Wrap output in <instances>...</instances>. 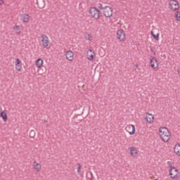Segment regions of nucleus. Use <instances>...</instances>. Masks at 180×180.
Instances as JSON below:
<instances>
[{
  "instance_id": "1",
  "label": "nucleus",
  "mask_w": 180,
  "mask_h": 180,
  "mask_svg": "<svg viewBox=\"0 0 180 180\" xmlns=\"http://www.w3.org/2000/svg\"><path fill=\"white\" fill-rule=\"evenodd\" d=\"M158 134L163 143H168L171 139V132L169 131V129L165 127L159 128Z\"/></svg>"
},
{
  "instance_id": "2",
  "label": "nucleus",
  "mask_w": 180,
  "mask_h": 180,
  "mask_svg": "<svg viewBox=\"0 0 180 180\" xmlns=\"http://www.w3.org/2000/svg\"><path fill=\"white\" fill-rule=\"evenodd\" d=\"M168 165L169 166V175L170 177L172 179H178L179 178V171H178V169H176V168H175L174 167H172V165H171V162H167Z\"/></svg>"
},
{
  "instance_id": "3",
  "label": "nucleus",
  "mask_w": 180,
  "mask_h": 180,
  "mask_svg": "<svg viewBox=\"0 0 180 180\" xmlns=\"http://www.w3.org/2000/svg\"><path fill=\"white\" fill-rule=\"evenodd\" d=\"M89 13L93 19L95 20H98L101 18V11L98 9L96 7H91Z\"/></svg>"
},
{
  "instance_id": "4",
  "label": "nucleus",
  "mask_w": 180,
  "mask_h": 180,
  "mask_svg": "<svg viewBox=\"0 0 180 180\" xmlns=\"http://www.w3.org/2000/svg\"><path fill=\"white\" fill-rule=\"evenodd\" d=\"M150 65L153 71H158L160 70V62L154 56H151L150 58Z\"/></svg>"
},
{
  "instance_id": "5",
  "label": "nucleus",
  "mask_w": 180,
  "mask_h": 180,
  "mask_svg": "<svg viewBox=\"0 0 180 180\" xmlns=\"http://www.w3.org/2000/svg\"><path fill=\"white\" fill-rule=\"evenodd\" d=\"M103 12V15L105 18H112V16L113 15V8H112V7L109 6L104 7Z\"/></svg>"
},
{
  "instance_id": "6",
  "label": "nucleus",
  "mask_w": 180,
  "mask_h": 180,
  "mask_svg": "<svg viewBox=\"0 0 180 180\" xmlns=\"http://www.w3.org/2000/svg\"><path fill=\"white\" fill-rule=\"evenodd\" d=\"M169 9L171 11H178L179 9V3L176 0L169 1Z\"/></svg>"
},
{
  "instance_id": "7",
  "label": "nucleus",
  "mask_w": 180,
  "mask_h": 180,
  "mask_svg": "<svg viewBox=\"0 0 180 180\" xmlns=\"http://www.w3.org/2000/svg\"><path fill=\"white\" fill-rule=\"evenodd\" d=\"M41 45L43 46V47L44 49H47V47H49V46L50 44V41L49 39V37H47V35H46V34H42L41 36Z\"/></svg>"
},
{
  "instance_id": "8",
  "label": "nucleus",
  "mask_w": 180,
  "mask_h": 180,
  "mask_svg": "<svg viewBox=\"0 0 180 180\" xmlns=\"http://www.w3.org/2000/svg\"><path fill=\"white\" fill-rule=\"evenodd\" d=\"M117 37L120 41H124L126 40V34L123 30H119L117 32Z\"/></svg>"
},
{
  "instance_id": "9",
  "label": "nucleus",
  "mask_w": 180,
  "mask_h": 180,
  "mask_svg": "<svg viewBox=\"0 0 180 180\" xmlns=\"http://www.w3.org/2000/svg\"><path fill=\"white\" fill-rule=\"evenodd\" d=\"M126 131L130 134V136H133V134H136V127L133 124H129L125 127Z\"/></svg>"
},
{
  "instance_id": "10",
  "label": "nucleus",
  "mask_w": 180,
  "mask_h": 180,
  "mask_svg": "<svg viewBox=\"0 0 180 180\" xmlns=\"http://www.w3.org/2000/svg\"><path fill=\"white\" fill-rule=\"evenodd\" d=\"M32 168L35 172H40L41 171V164L36 160L32 163Z\"/></svg>"
},
{
  "instance_id": "11",
  "label": "nucleus",
  "mask_w": 180,
  "mask_h": 180,
  "mask_svg": "<svg viewBox=\"0 0 180 180\" xmlns=\"http://www.w3.org/2000/svg\"><path fill=\"white\" fill-rule=\"evenodd\" d=\"M129 150L130 153V155L134 158H137L139 155V150L136 147H130L129 148Z\"/></svg>"
},
{
  "instance_id": "12",
  "label": "nucleus",
  "mask_w": 180,
  "mask_h": 180,
  "mask_svg": "<svg viewBox=\"0 0 180 180\" xmlns=\"http://www.w3.org/2000/svg\"><path fill=\"white\" fill-rule=\"evenodd\" d=\"M86 56L89 61H93L94 58H95V51L92 49H89L86 52Z\"/></svg>"
},
{
  "instance_id": "13",
  "label": "nucleus",
  "mask_w": 180,
  "mask_h": 180,
  "mask_svg": "<svg viewBox=\"0 0 180 180\" xmlns=\"http://www.w3.org/2000/svg\"><path fill=\"white\" fill-rule=\"evenodd\" d=\"M65 58L68 61H73L74 60V52L72 51H68L65 53Z\"/></svg>"
},
{
  "instance_id": "14",
  "label": "nucleus",
  "mask_w": 180,
  "mask_h": 180,
  "mask_svg": "<svg viewBox=\"0 0 180 180\" xmlns=\"http://www.w3.org/2000/svg\"><path fill=\"white\" fill-rule=\"evenodd\" d=\"M145 119H146V123H149L150 124H151L154 122V115H153V114L147 112L146 117Z\"/></svg>"
},
{
  "instance_id": "15",
  "label": "nucleus",
  "mask_w": 180,
  "mask_h": 180,
  "mask_svg": "<svg viewBox=\"0 0 180 180\" xmlns=\"http://www.w3.org/2000/svg\"><path fill=\"white\" fill-rule=\"evenodd\" d=\"M15 70L19 72L22 71V61L19 58L15 59Z\"/></svg>"
},
{
  "instance_id": "16",
  "label": "nucleus",
  "mask_w": 180,
  "mask_h": 180,
  "mask_svg": "<svg viewBox=\"0 0 180 180\" xmlns=\"http://www.w3.org/2000/svg\"><path fill=\"white\" fill-rule=\"evenodd\" d=\"M30 21V15L27 13L22 14V22L24 23H29Z\"/></svg>"
},
{
  "instance_id": "17",
  "label": "nucleus",
  "mask_w": 180,
  "mask_h": 180,
  "mask_svg": "<svg viewBox=\"0 0 180 180\" xmlns=\"http://www.w3.org/2000/svg\"><path fill=\"white\" fill-rule=\"evenodd\" d=\"M44 61L43 59L41 58H38L37 60V61L35 62V65L37 68H41V67H43V64H44Z\"/></svg>"
},
{
  "instance_id": "18",
  "label": "nucleus",
  "mask_w": 180,
  "mask_h": 180,
  "mask_svg": "<svg viewBox=\"0 0 180 180\" xmlns=\"http://www.w3.org/2000/svg\"><path fill=\"white\" fill-rule=\"evenodd\" d=\"M174 153L176 155H179V157H180V144L179 143H176L175 145L174 148Z\"/></svg>"
},
{
  "instance_id": "19",
  "label": "nucleus",
  "mask_w": 180,
  "mask_h": 180,
  "mask_svg": "<svg viewBox=\"0 0 180 180\" xmlns=\"http://www.w3.org/2000/svg\"><path fill=\"white\" fill-rule=\"evenodd\" d=\"M13 30H14V32H15L16 34H20V33H22V30L20 29V26H19V25L13 26Z\"/></svg>"
},
{
  "instance_id": "20",
  "label": "nucleus",
  "mask_w": 180,
  "mask_h": 180,
  "mask_svg": "<svg viewBox=\"0 0 180 180\" xmlns=\"http://www.w3.org/2000/svg\"><path fill=\"white\" fill-rule=\"evenodd\" d=\"M0 116H1V117H2L4 122H7L8 115L6 114V111H1L0 112Z\"/></svg>"
},
{
  "instance_id": "21",
  "label": "nucleus",
  "mask_w": 180,
  "mask_h": 180,
  "mask_svg": "<svg viewBox=\"0 0 180 180\" xmlns=\"http://www.w3.org/2000/svg\"><path fill=\"white\" fill-rule=\"evenodd\" d=\"M151 34L153 36V37L155 39V40H160V34L158 33L157 34H154V32H151Z\"/></svg>"
},
{
  "instance_id": "22",
  "label": "nucleus",
  "mask_w": 180,
  "mask_h": 180,
  "mask_svg": "<svg viewBox=\"0 0 180 180\" xmlns=\"http://www.w3.org/2000/svg\"><path fill=\"white\" fill-rule=\"evenodd\" d=\"M30 137L31 139H34L36 137V131L33 129H32L30 132Z\"/></svg>"
},
{
  "instance_id": "23",
  "label": "nucleus",
  "mask_w": 180,
  "mask_h": 180,
  "mask_svg": "<svg viewBox=\"0 0 180 180\" xmlns=\"http://www.w3.org/2000/svg\"><path fill=\"white\" fill-rule=\"evenodd\" d=\"M175 18L178 22H180V11H176L175 13Z\"/></svg>"
},
{
  "instance_id": "24",
  "label": "nucleus",
  "mask_w": 180,
  "mask_h": 180,
  "mask_svg": "<svg viewBox=\"0 0 180 180\" xmlns=\"http://www.w3.org/2000/svg\"><path fill=\"white\" fill-rule=\"evenodd\" d=\"M77 166H78V167H77V173L78 174H81V169L82 168V165H81V164H79V163H77Z\"/></svg>"
},
{
  "instance_id": "25",
  "label": "nucleus",
  "mask_w": 180,
  "mask_h": 180,
  "mask_svg": "<svg viewBox=\"0 0 180 180\" xmlns=\"http://www.w3.org/2000/svg\"><path fill=\"white\" fill-rule=\"evenodd\" d=\"M86 39L89 40V41H92V35H91V34H88Z\"/></svg>"
},
{
  "instance_id": "26",
  "label": "nucleus",
  "mask_w": 180,
  "mask_h": 180,
  "mask_svg": "<svg viewBox=\"0 0 180 180\" xmlns=\"http://www.w3.org/2000/svg\"><path fill=\"white\" fill-rule=\"evenodd\" d=\"M98 8L100 9V11H102V9L103 10V6L102 5V4H98Z\"/></svg>"
},
{
  "instance_id": "27",
  "label": "nucleus",
  "mask_w": 180,
  "mask_h": 180,
  "mask_svg": "<svg viewBox=\"0 0 180 180\" xmlns=\"http://www.w3.org/2000/svg\"><path fill=\"white\" fill-rule=\"evenodd\" d=\"M4 0H0V5H4Z\"/></svg>"
},
{
  "instance_id": "28",
  "label": "nucleus",
  "mask_w": 180,
  "mask_h": 180,
  "mask_svg": "<svg viewBox=\"0 0 180 180\" xmlns=\"http://www.w3.org/2000/svg\"><path fill=\"white\" fill-rule=\"evenodd\" d=\"M135 67H136V68H139V65H135Z\"/></svg>"
}]
</instances>
